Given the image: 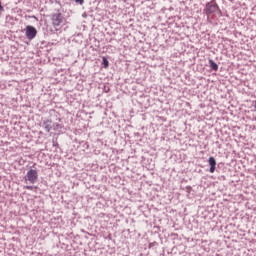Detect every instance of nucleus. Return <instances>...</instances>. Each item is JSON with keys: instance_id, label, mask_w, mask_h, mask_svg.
<instances>
[{"instance_id": "1a4fd4ad", "label": "nucleus", "mask_w": 256, "mask_h": 256, "mask_svg": "<svg viewBox=\"0 0 256 256\" xmlns=\"http://www.w3.org/2000/svg\"><path fill=\"white\" fill-rule=\"evenodd\" d=\"M62 128H63V124L54 123V124L52 125V129H53L54 131H61Z\"/></svg>"}, {"instance_id": "39448f33", "label": "nucleus", "mask_w": 256, "mask_h": 256, "mask_svg": "<svg viewBox=\"0 0 256 256\" xmlns=\"http://www.w3.org/2000/svg\"><path fill=\"white\" fill-rule=\"evenodd\" d=\"M53 121L51 119H44L42 122V127L45 129L46 133H50L51 129H53L52 125Z\"/></svg>"}, {"instance_id": "4468645a", "label": "nucleus", "mask_w": 256, "mask_h": 256, "mask_svg": "<svg viewBox=\"0 0 256 256\" xmlns=\"http://www.w3.org/2000/svg\"><path fill=\"white\" fill-rule=\"evenodd\" d=\"M186 189H187V192L189 193L191 191L192 187L191 186H187Z\"/></svg>"}, {"instance_id": "f257e3e1", "label": "nucleus", "mask_w": 256, "mask_h": 256, "mask_svg": "<svg viewBox=\"0 0 256 256\" xmlns=\"http://www.w3.org/2000/svg\"><path fill=\"white\" fill-rule=\"evenodd\" d=\"M50 18L55 29H59L62 25H65V16L61 12L51 14Z\"/></svg>"}, {"instance_id": "7ed1b4c3", "label": "nucleus", "mask_w": 256, "mask_h": 256, "mask_svg": "<svg viewBox=\"0 0 256 256\" xmlns=\"http://www.w3.org/2000/svg\"><path fill=\"white\" fill-rule=\"evenodd\" d=\"M217 11H219V5H217L215 0L206 3L204 13H206L207 17L213 15V13H217Z\"/></svg>"}, {"instance_id": "20e7f679", "label": "nucleus", "mask_w": 256, "mask_h": 256, "mask_svg": "<svg viewBox=\"0 0 256 256\" xmlns=\"http://www.w3.org/2000/svg\"><path fill=\"white\" fill-rule=\"evenodd\" d=\"M25 35L26 39H29V41H33L37 37V28L32 25H28L25 28Z\"/></svg>"}, {"instance_id": "dca6fc26", "label": "nucleus", "mask_w": 256, "mask_h": 256, "mask_svg": "<svg viewBox=\"0 0 256 256\" xmlns=\"http://www.w3.org/2000/svg\"><path fill=\"white\" fill-rule=\"evenodd\" d=\"M58 121H61V118H58Z\"/></svg>"}, {"instance_id": "423d86ee", "label": "nucleus", "mask_w": 256, "mask_h": 256, "mask_svg": "<svg viewBox=\"0 0 256 256\" xmlns=\"http://www.w3.org/2000/svg\"><path fill=\"white\" fill-rule=\"evenodd\" d=\"M208 163L210 165V173H215V169H217V160H215V157L210 156L208 159Z\"/></svg>"}, {"instance_id": "ddd939ff", "label": "nucleus", "mask_w": 256, "mask_h": 256, "mask_svg": "<svg viewBox=\"0 0 256 256\" xmlns=\"http://www.w3.org/2000/svg\"><path fill=\"white\" fill-rule=\"evenodd\" d=\"M75 3H78V5H83V3H85V0H75Z\"/></svg>"}, {"instance_id": "6e6552de", "label": "nucleus", "mask_w": 256, "mask_h": 256, "mask_svg": "<svg viewBox=\"0 0 256 256\" xmlns=\"http://www.w3.org/2000/svg\"><path fill=\"white\" fill-rule=\"evenodd\" d=\"M5 23H6V25H13V16L6 15Z\"/></svg>"}, {"instance_id": "f03ea898", "label": "nucleus", "mask_w": 256, "mask_h": 256, "mask_svg": "<svg viewBox=\"0 0 256 256\" xmlns=\"http://www.w3.org/2000/svg\"><path fill=\"white\" fill-rule=\"evenodd\" d=\"M38 179L39 172L37 171V169L33 168H30L24 177L25 183L29 181V183H31L32 185H35V182L38 181Z\"/></svg>"}, {"instance_id": "9d476101", "label": "nucleus", "mask_w": 256, "mask_h": 256, "mask_svg": "<svg viewBox=\"0 0 256 256\" xmlns=\"http://www.w3.org/2000/svg\"><path fill=\"white\" fill-rule=\"evenodd\" d=\"M102 64L105 69H107V67H109V60L107 59V57L102 58Z\"/></svg>"}, {"instance_id": "f8f14e48", "label": "nucleus", "mask_w": 256, "mask_h": 256, "mask_svg": "<svg viewBox=\"0 0 256 256\" xmlns=\"http://www.w3.org/2000/svg\"><path fill=\"white\" fill-rule=\"evenodd\" d=\"M25 189L28 191H34V189H37V186H25Z\"/></svg>"}, {"instance_id": "9b49d317", "label": "nucleus", "mask_w": 256, "mask_h": 256, "mask_svg": "<svg viewBox=\"0 0 256 256\" xmlns=\"http://www.w3.org/2000/svg\"><path fill=\"white\" fill-rule=\"evenodd\" d=\"M52 145L53 147H59V142H57V138L52 139Z\"/></svg>"}, {"instance_id": "f3484780", "label": "nucleus", "mask_w": 256, "mask_h": 256, "mask_svg": "<svg viewBox=\"0 0 256 256\" xmlns=\"http://www.w3.org/2000/svg\"><path fill=\"white\" fill-rule=\"evenodd\" d=\"M230 1H233V0H230Z\"/></svg>"}, {"instance_id": "0eeeda50", "label": "nucleus", "mask_w": 256, "mask_h": 256, "mask_svg": "<svg viewBox=\"0 0 256 256\" xmlns=\"http://www.w3.org/2000/svg\"><path fill=\"white\" fill-rule=\"evenodd\" d=\"M208 63H209V67L212 71H219V65H217L215 63V61H213V59H209L208 60Z\"/></svg>"}, {"instance_id": "a211bd4d", "label": "nucleus", "mask_w": 256, "mask_h": 256, "mask_svg": "<svg viewBox=\"0 0 256 256\" xmlns=\"http://www.w3.org/2000/svg\"><path fill=\"white\" fill-rule=\"evenodd\" d=\"M230 1H233V0H230Z\"/></svg>"}, {"instance_id": "2eb2a0df", "label": "nucleus", "mask_w": 256, "mask_h": 256, "mask_svg": "<svg viewBox=\"0 0 256 256\" xmlns=\"http://www.w3.org/2000/svg\"><path fill=\"white\" fill-rule=\"evenodd\" d=\"M0 7H3V4H1V0H0Z\"/></svg>"}]
</instances>
